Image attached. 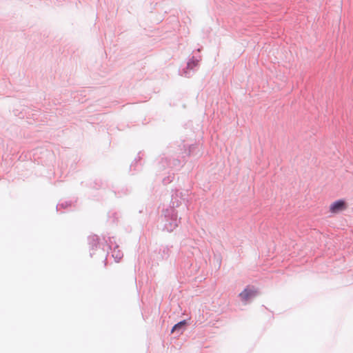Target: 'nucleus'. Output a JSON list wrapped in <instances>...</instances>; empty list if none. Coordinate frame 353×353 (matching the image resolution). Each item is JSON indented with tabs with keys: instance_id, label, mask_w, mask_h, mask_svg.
Listing matches in <instances>:
<instances>
[{
	"instance_id": "nucleus-9",
	"label": "nucleus",
	"mask_w": 353,
	"mask_h": 353,
	"mask_svg": "<svg viewBox=\"0 0 353 353\" xmlns=\"http://www.w3.org/2000/svg\"><path fill=\"white\" fill-rule=\"evenodd\" d=\"M163 257L168 258L170 253V248L168 246H166L163 248Z\"/></svg>"
},
{
	"instance_id": "nucleus-4",
	"label": "nucleus",
	"mask_w": 353,
	"mask_h": 353,
	"mask_svg": "<svg viewBox=\"0 0 353 353\" xmlns=\"http://www.w3.org/2000/svg\"><path fill=\"white\" fill-rule=\"evenodd\" d=\"M346 203L343 200H338L330 206V211L333 214H338L346 209Z\"/></svg>"
},
{
	"instance_id": "nucleus-7",
	"label": "nucleus",
	"mask_w": 353,
	"mask_h": 353,
	"mask_svg": "<svg viewBox=\"0 0 353 353\" xmlns=\"http://www.w3.org/2000/svg\"><path fill=\"white\" fill-rule=\"evenodd\" d=\"M161 163H163V167L165 168V165L169 167H178L180 165V161L178 159H174L172 162H168L167 159L165 161L162 160Z\"/></svg>"
},
{
	"instance_id": "nucleus-6",
	"label": "nucleus",
	"mask_w": 353,
	"mask_h": 353,
	"mask_svg": "<svg viewBox=\"0 0 353 353\" xmlns=\"http://www.w3.org/2000/svg\"><path fill=\"white\" fill-rule=\"evenodd\" d=\"M112 256L116 262H119L123 258V252L119 250V246L116 245L112 252Z\"/></svg>"
},
{
	"instance_id": "nucleus-1",
	"label": "nucleus",
	"mask_w": 353,
	"mask_h": 353,
	"mask_svg": "<svg viewBox=\"0 0 353 353\" xmlns=\"http://www.w3.org/2000/svg\"><path fill=\"white\" fill-rule=\"evenodd\" d=\"M174 199V197L171 200V205L170 208H168L164 211V224L163 230L168 232H172L178 226L179 223V219H178V212L175 209V208L179 207V204L177 201L175 205Z\"/></svg>"
},
{
	"instance_id": "nucleus-11",
	"label": "nucleus",
	"mask_w": 353,
	"mask_h": 353,
	"mask_svg": "<svg viewBox=\"0 0 353 353\" xmlns=\"http://www.w3.org/2000/svg\"><path fill=\"white\" fill-rule=\"evenodd\" d=\"M173 197H174V201L175 202V205L176 204V202L178 201V202H179V205L181 204V200H179V199H178V198H179L178 193L176 192V193L175 194V195H172V199ZM182 201H184V199H182Z\"/></svg>"
},
{
	"instance_id": "nucleus-5",
	"label": "nucleus",
	"mask_w": 353,
	"mask_h": 353,
	"mask_svg": "<svg viewBox=\"0 0 353 353\" xmlns=\"http://www.w3.org/2000/svg\"><path fill=\"white\" fill-rule=\"evenodd\" d=\"M187 325V322L185 320H183L176 324H175L173 327L172 328L171 332L174 333L176 332L177 334H181L183 330H185V327Z\"/></svg>"
},
{
	"instance_id": "nucleus-10",
	"label": "nucleus",
	"mask_w": 353,
	"mask_h": 353,
	"mask_svg": "<svg viewBox=\"0 0 353 353\" xmlns=\"http://www.w3.org/2000/svg\"><path fill=\"white\" fill-rule=\"evenodd\" d=\"M70 205V203L65 201L64 203H59L57 205V210H59V208H67L68 206Z\"/></svg>"
},
{
	"instance_id": "nucleus-3",
	"label": "nucleus",
	"mask_w": 353,
	"mask_h": 353,
	"mask_svg": "<svg viewBox=\"0 0 353 353\" xmlns=\"http://www.w3.org/2000/svg\"><path fill=\"white\" fill-rule=\"evenodd\" d=\"M257 294V291L254 287H247L239 294V297L242 301L248 302L254 298Z\"/></svg>"
},
{
	"instance_id": "nucleus-8",
	"label": "nucleus",
	"mask_w": 353,
	"mask_h": 353,
	"mask_svg": "<svg viewBox=\"0 0 353 353\" xmlns=\"http://www.w3.org/2000/svg\"><path fill=\"white\" fill-rule=\"evenodd\" d=\"M89 244L91 246L92 249L94 248H97L99 243V238L96 235L90 236L88 237Z\"/></svg>"
},
{
	"instance_id": "nucleus-12",
	"label": "nucleus",
	"mask_w": 353,
	"mask_h": 353,
	"mask_svg": "<svg viewBox=\"0 0 353 353\" xmlns=\"http://www.w3.org/2000/svg\"><path fill=\"white\" fill-rule=\"evenodd\" d=\"M111 244H112V241H111V239H110L109 246H110V248H112V245Z\"/></svg>"
},
{
	"instance_id": "nucleus-2",
	"label": "nucleus",
	"mask_w": 353,
	"mask_h": 353,
	"mask_svg": "<svg viewBox=\"0 0 353 353\" xmlns=\"http://www.w3.org/2000/svg\"><path fill=\"white\" fill-rule=\"evenodd\" d=\"M199 61L200 59H196L194 57H192L188 60L186 68L183 70L181 74L188 78L192 77L196 71Z\"/></svg>"
}]
</instances>
